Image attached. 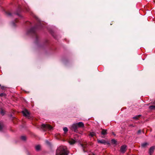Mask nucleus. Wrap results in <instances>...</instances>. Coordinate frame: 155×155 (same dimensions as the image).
<instances>
[{"label":"nucleus","mask_w":155,"mask_h":155,"mask_svg":"<svg viewBox=\"0 0 155 155\" xmlns=\"http://www.w3.org/2000/svg\"><path fill=\"white\" fill-rule=\"evenodd\" d=\"M75 142V141L73 140L72 139L69 141V143L71 144H74Z\"/></svg>","instance_id":"f8f14e48"},{"label":"nucleus","mask_w":155,"mask_h":155,"mask_svg":"<svg viewBox=\"0 0 155 155\" xmlns=\"http://www.w3.org/2000/svg\"><path fill=\"white\" fill-rule=\"evenodd\" d=\"M1 85L0 84V87H1Z\"/></svg>","instance_id":"393cba45"},{"label":"nucleus","mask_w":155,"mask_h":155,"mask_svg":"<svg viewBox=\"0 0 155 155\" xmlns=\"http://www.w3.org/2000/svg\"><path fill=\"white\" fill-rule=\"evenodd\" d=\"M6 14H7V15L8 16H10L11 15V13L9 12L7 13Z\"/></svg>","instance_id":"4be33fe9"},{"label":"nucleus","mask_w":155,"mask_h":155,"mask_svg":"<svg viewBox=\"0 0 155 155\" xmlns=\"http://www.w3.org/2000/svg\"><path fill=\"white\" fill-rule=\"evenodd\" d=\"M21 138L23 140H25L26 139V137L25 136H22L21 137Z\"/></svg>","instance_id":"6ab92c4d"},{"label":"nucleus","mask_w":155,"mask_h":155,"mask_svg":"<svg viewBox=\"0 0 155 155\" xmlns=\"http://www.w3.org/2000/svg\"><path fill=\"white\" fill-rule=\"evenodd\" d=\"M22 113L25 117L28 119L30 118V113L26 109L22 111Z\"/></svg>","instance_id":"7ed1b4c3"},{"label":"nucleus","mask_w":155,"mask_h":155,"mask_svg":"<svg viewBox=\"0 0 155 155\" xmlns=\"http://www.w3.org/2000/svg\"><path fill=\"white\" fill-rule=\"evenodd\" d=\"M97 143H100L101 144H105L107 143V142L106 140H100L97 139Z\"/></svg>","instance_id":"0eeeda50"},{"label":"nucleus","mask_w":155,"mask_h":155,"mask_svg":"<svg viewBox=\"0 0 155 155\" xmlns=\"http://www.w3.org/2000/svg\"><path fill=\"white\" fill-rule=\"evenodd\" d=\"M148 144L147 143H143L141 144V146L143 147H145L147 146L148 145Z\"/></svg>","instance_id":"ddd939ff"},{"label":"nucleus","mask_w":155,"mask_h":155,"mask_svg":"<svg viewBox=\"0 0 155 155\" xmlns=\"http://www.w3.org/2000/svg\"><path fill=\"white\" fill-rule=\"evenodd\" d=\"M2 128V126L0 124V130H1Z\"/></svg>","instance_id":"5701e85b"},{"label":"nucleus","mask_w":155,"mask_h":155,"mask_svg":"<svg viewBox=\"0 0 155 155\" xmlns=\"http://www.w3.org/2000/svg\"><path fill=\"white\" fill-rule=\"evenodd\" d=\"M141 130H138V131H137V133L138 134H139L141 133Z\"/></svg>","instance_id":"412c9836"},{"label":"nucleus","mask_w":155,"mask_h":155,"mask_svg":"<svg viewBox=\"0 0 155 155\" xmlns=\"http://www.w3.org/2000/svg\"><path fill=\"white\" fill-rule=\"evenodd\" d=\"M68 152L65 146H61L57 150L56 155H68Z\"/></svg>","instance_id":"f257e3e1"},{"label":"nucleus","mask_w":155,"mask_h":155,"mask_svg":"<svg viewBox=\"0 0 155 155\" xmlns=\"http://www.w3.org/2000/svg\"><path fill=\"white\" fill-rule=\"evenodd\" d=\"M96 135V133L93 132H90L89 135L91 136V137H93L94 136H95Z\"/></svg>","instance_id":"9d476101"},{"label":"nucleus","mask_w":155,"mask_h":155,"mask_svg":"<svg viewBox=\"0 0 155 155\" xmlns=\"http://www.w3.org/2000/svg\"><path fill=\"white\" fill-rule=\"evenodd\" d=\"M78 126L76 123L73 124L71 127V129L72 130H74V132H76L78 128Z\"/></svg>","instance_id":"20e7f679"},{"label":"nucleus","mask_w":155,"mask_h":155,"mask_svg":"<svg viewBox=\"0 0 155 155\" xmlns=\"http://www.w3.org/2000/svg\"><path fill=\"white\" fill-rule=\"evenodd\" d=\"M127 146L125 145H123L121 147L120 151L121 152L124 153L126 150Z\"/></svg>","instance_id":"39448f33"},{"label":"nucleus","mask_w":155,"mask_h":155,"mask_svg":"<svg viewBox=\"0 0 155 155\" xmlns=\"http://www.w3.org/2000/svg\"><path fill=\"white\" fill-rule=\"evenodd\" d=\"M0 114L2 115H4L5 114L4 111L2 108H0Z\"/></svg>","instance_id":"4468645a"},{"label":"nucleus","mask_w":155,"mask_h":155,"mask_svg":"<svg viewBox=\"0 0 155 155\" xmlns=\"http://www.w3.org/2000/svg\"><path fill=\"white\" fill-rule=\"evenodd\" d=\"M141 116L140 115H138L136 116L133 117V118L134 119L137 120L138 118Z\"/></svg>","instance_id":"dca6fc26"},{"label":"nucleus","mask_w":155,"mask_h":155,"mask_svg":"<svg viewBox=\"0 0 155 155\" xmlns=\"http://www.w3.org/2000/svg\"><path fill=\"white\" fill-rule=\"evenodd\" d=\"M155 149V147H152L150 148L149 150V154L150 155H152Z\"/></svg>","instance_id":"423d86ee"},{"label":"nucleus","mask_w":155,"mask_h":155,"mask_svg":"<svg viewBox=\"0 0 155 155\" xmlns=\"http://www.w3.org/2000/svg\"><path fill=\"white\" fill-rule=\"evenodd\" d=\"M41 127L44 130L48 129L51 130L53 128L50 125L45 124H42L41 125Z\"/></svg>","instance_id":"f03ea898"},{"label":"nucleus","mask_w":155,"mask_h":155,"mask_svg":"<svg viewBox=\"0 0 155 155\" xmlns=\"http://www.w3.org/2000/svg\"><path fill=\"white\" fill-rule=\"evenodd\" d=\"M41 147L39 145H37L35 147V149L36 150L38 151L40 150Z\"/></svg>","instance_id":"9b49d317"},{"label":"nucleus","mask_w":155,"mask_h":155,"mask_svg":"<svg viewBox=\"0 0 155 155\" xmlns=\"http://www.w3.org/2000/svg\"><path fill=\"white\" fill-rule=\"evenodd\" d=\"M149 109L150 110H155V106L154 105H152L150 106L149 107Z\"/></svg>","instance_id":"2eb2a0df"},{"label":"nucleus","mask_w":155,"mask_h":155,"mask_svg":"<svg viewBox=\"0 0 155 155\" xmlns=\"http://www.w3.org/2000/svg\"><path fill=\"white\" fill-rule=\"evenodd\" d=\"M6 96V94L4 93H2L0 94V97H5Z\"/></svg>","instance_id":"a211bd4d"},{"label":"nucleus","mask_w":155,"mask_h":155,"mask_svg":"<svg viewBox=\"0 0 155 155\" xmlns=\"http://www.w3.org/2000/svg\"><path fill=\"white\" fill-rule=\"evenodd\" d=\"M63 130L65 133H66L68 131V129L67 127H64L63 128Z\"/></svg>","instance_id":"f3484780"},{"label":"nucleus","mask_w":155,"mask_h":155,"mask_svg":"<svg viewBox=\"0 0 155 155\" xmlns=\"http://www.w3.org/2000/svg\"><path fill=\"white\" fill-rule=\"evenodd\" d=\"M101 134L102 135H106L107 134V130L106 129H102Z\"/></svg>","instance_id":"1a4fd4ad"},{"label":"nucleus","mask_w":155,"mask_h":155,"mask_svg":"<svg viewBox=\"0 0 155 155\" xmlns=\"http://www.w3.org/2000/svg\"><path fill=\"white\" fill-rule=\"evenodd\" d=\"M111 142L112 143L114 144H115L116 143V141L114 139H112L111 140Z\"/></svg>","instance_id":"aec40b11"},{"label":"nucleus","mask_w":155,"mask_h":155,"mask_svg":"<svg viewBox=\"0 0 155 155\" xmlns=\"http://www.w3.org/2000/svg\"><path fill=\"white\" fill-rule=\"evenodd\" d=\"M78 127H84V124L82 122H79L76 123Z\"/></svg>","instance_id":"6e6552de"},{"label":"nucleus","mask_w":155,"mask_h":155,"mask_svg":"<svg viewBox=\"0 0 155 155\" xmlns=\"http://www.w3.org/2000/svg\"><path fill=\"white\" fill-rule=\"evenodd\" d=\"M1 88H2V89H3V87H2Z\"/></svg>","instance_id":"b1692460"}]
</instances>
